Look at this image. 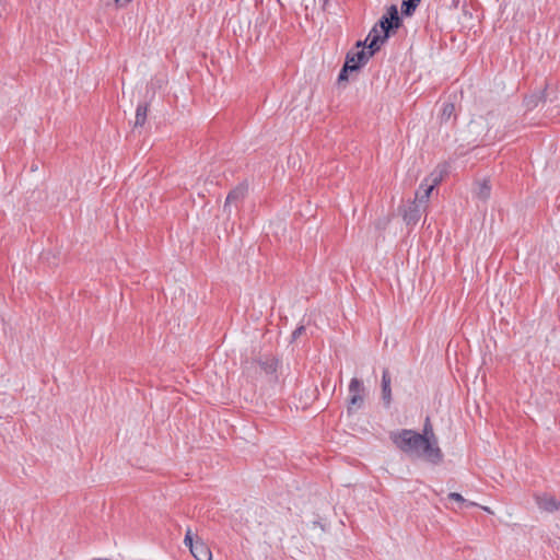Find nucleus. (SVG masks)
<instances>
[{
  "mask_svg": "<svg viewBox=\"0 0 560 560\" xmlns=\"http://www.w3.org/2000/svg\"><path fill=\"white\" fill-rule=\"evenodd\" d=\"M432 176L434 177L432 178L431 183H428V179H425L424 183L420 185L419 189L416 192L415 200H417V202L420 203L421 206H423V203L428 201L432 190L441 182L442 172L439 175L432 174Z\"/></svg>",
  "mask_w": 560,
  "mask_h": 560,
  "instance_id": "39448f33",
  "label": "nucleus"
},
{
  "mask_svg": "<svg viewBox=\"0 0 560 560\" xmlns=\"http://www.w3.org/2000/svg\"><path fill=\"white\" fill-rule=\"evenodd\" d=\"M546 100L545 91L540 92L539 94H532L529 96H526L524 100V104L527 109H534L538 106V104Z\"/></svg>",
  "mask_w": 560,
  "mask_h": 560,
  "instance_id": "ddd939ff",
  "label": "nucleus"
},
{
  "mask_svg": "<svg viewBox=\"0 0 560 560\" xmlns=\"http://www.w3.org/2000/svg\"><path fill=\"white\" fill-rule=\"evenodd\" d=\"M190 553L196 560H212L210 548L199 538L196 539V545Z\"/></svg>",
  "mask_w": 560,
  "mask_h": 560,
  "instance_id": "6e6552de",
  "label": "nucleus"
},
{
  "mask_svg": "<svg viewBox=\"0 0 560 560\" xmlns=\"http://www.w3.org/2000/svg\"><path fill=\"white\" fill-rule=\"evenodd\" d=\"M420 434L425 435L427 438H431L432 441H434V439H436L429 418H427V420H425V423L423 427V433H420Z\"/></svg>",
  "mask_w": 560,
  "mask_h": 560,
  "instance_id": "aec40b11",
  "label": "nucleus"
},
{
  "mask_svg": "<svg viewBox=\"0 0 560 560\" xmlns=\"http://www.w3.org/2000/svg\"><path fill=\"white\" fill-rule=\"evenodd\" d=\"M257 364L266 375H275L278 368V360L271 355L260 357L250 362Z\"/></svg>",
  "mask_w": 560,
  "mask_h": 560,
  "instance_id": "0eeeda50",
  "label": "nucleus"
},
{
  "mask_svg": "<svg viewBox=\"0 0 560 560\" xmlns=\"http://www.w3.org/2000/svg\"><path fill=\"white\" fill-rule=\"evenodd\" d=\"M421 0H404L401 3V13L406 16H410L419 5Z\"/></svg>",
  "mask_w": 560,
  "mask_h": 560,
  "instance_id": "2eb2a0df",
  "label": "nucleus"
},
{
  "mask_svg": "<svg viewBox=\"0 0 560 560\" xmlns=\"http://www.w3.org/2000/svg\"><path fill=\"white\" fill-rule=\"evenodd\" d=\"M382 398L386 406L392 401L390 375L387 369L383 371L382 375Z\"/></svg>",
  "mask_w": 560,
  "mask_h": 560,
  "instance_id": "9b49d317",
  "label": "nucleus"
},
{
  "mask_svg": "<svg viewBox=\"0 0 560 560\" xmlns=\"http://www.w3.org/2000/svg\"><path fill=\"white\" fill-rule=\"evenodd\" d=\"M364 385L361 380L353 377L349 384L348 412L361 409L364 404Z\"/></svg>",
  "mask_w": 560,
  "mask_h": 560,
  "instance_id": "7ed1b4c3",
  "label": "nucleus"
},
{
  "mask_svg": "<svg viewBox=\"0 0 560 560\" xmlns=\"http://www.w3.org/2000/svg\"><path fill=\"white\" fill-rule=\"evenodd\" d=\"M389 438L397 448L408 455L424 458L435 465L440 464L443 459V453L438 445V439L432 441L431 438L409 429L393 431Z\"/></svg>",
  "mask_w": 560,
  "mask_h": 560,
  "instance_id": "f257e3e1",
  "label": "nucleus"
},
{
  "mask_svg": "<svg viewBox=\"0 0 560 560\" xmlns=\"http://www.w3.org/2000/svg\"><path fill=\"white\" fill-rule=\"evenodd\" d=\"M424 207L417 202V200L411 201L404 210L402 218L407 225H415L420 220L422 211H424Z\"/></svg>",
  "mask_w": 560,
  "mask_h": 560,
  "instance_id": "423d86ee",
  "label": "nucleus"
},
{
  "mask_svg": "<svg viewBox=\"0 0 560 560\" xmlns=\"http://www.w3.org/2000/svg\"><path fill=\"white\" fill-rule=\"evenodd\" d=\"M327 2H328V0H325V3H324V5H326V4H327Z\"/></svg>",
  "mask_w": 560,
  "mask_h": 560,
  "instance_id": "a878e982",
  "label": "nucleus"
},
{
  "mask_svg": "<svg viewBox=\"0 0 560 560\" xmlns=\"http://www.w3.org/2000/svg\"><path fill=\"white\" fill-rule=\"evenodd\" d=\"M148 104H139L136 109L135 127H142L147 120Z\"/></svg>",
  "mask_w": 560,
  "mask_h": 560,
  "instance_id": "4468645a",
  "label": "nucleus"
},
{
  "mask_svg": "<svg viewBox=\"0 0 560 560\" xmlns=\"http://www.w3.org/2000/svg\"><path fill=\"white\" fill-rule=\"evenodd\" d=\"M478 127H480L481 129H483L486 127L485 119L482 117L472 119L469 122V129L471 132H474L475 129H477Z\"/></svg>",
  "mask_w": 560,
  "mask_h": 560,
  "instance_id": "412c9836",
  "label": "nucleus"
},
{
  "mask_svg": "<svg viewBox=\"0 0 560 560\" xmlns=\"http://www.w3.org/2000/svg\"><path fill=\"white\" fill-rule=\"evenodd\" d=\"M368 44H369V40H366V39H365V40H363V42H362V40H359V42H357L355 47H354L353 49H354V50H359V49H365V50H368Z\"/></svg>",
  "mask_w": 560,
  "mask_h": 560,
  "instance_id": "5701e85b",
  "label": "nucleus"
},
{
  "mask_svg": "<svg viewBox=\"0 0 560 560\" xmlns=\"http://www.w3.org/2000/svg\"><path fill=\"white\" fill-rule=\"evenodd\" d=\"M485 511L491 513L490 509L489 508H483Z\"/></svg>",
  "mask_w": 560,
  "mask_h": 560,
  "instance_id": "393cba45",
  "label": "nucleus"
},
{
  "mask_svg": "<svg viewBox=\"0 0 560 560\" xmlns=\"http://www.w3.org/2000/svg\"><path fill=\"white\" fill-rule=\"evenodd\" d=\"M349 71H354L353 70V66L352 65H349L345 61V65L342 67V69L340 70L339 72V75H338V82H342V81H347L348 80V72Z\"/></svg>",
  "mask_w": 560,
  "mask_h": 560,
  "instance_id": "a211bd4d",
  "label": "nucleus"
},
{
  "mask_svg": "<svg viewBox=\"0 0 560 560\" xmlns=\"http://www.w3.org/2000/svg\"><path fill=\"white\" fill-rule=\"evenodd\" d=\"M475 196L480 200H487L491 194V186L488 179L478 182L475 187Z\"/></svg>",
  "mask_w": 560,
  "mask_h": 560,
  "instance_id": "f8f14e48",
  "label": "nucleus"
},
{
  "mask_svg": "<svg viewBox=\"0 0 560 560\" xmlns=\"http://www.w3.org/2000/svg\"><path fill=\"white\" fill-rule=\"evenodd\" d=\"M246 188L244 186H237L231 190L225 199L224 211L230 210L231 205H236L245 198Z\"/></svg>",
  "mask_w": 560,
  "mask_h": 560,
  "instance_id": "1a4fd4ad",
  "label": "nucleus"
},
{
  "mask_svg": "<svg viewBox=\"0 0 560 560\" xmlns=\"http://www.w3.org/2000/svg\"><path fill=\"white\" fill-rule=\"evenodd\" d=\"M455 113V105L453 103H445L441 113V119L448 121Z\"/></svg>",
  "mask_w": 560,
  "mask_h": 560,
  "instance_id": "dca6fc26",
  "label": "nucleus"
},
{
  "mask_svg": "<svg viewBox=\"0 0 560 560\" xmlns=\"http://www.w3.org/2000/svg\"><path fill=\"white\" fill-rule=\"evenodd\" d=\"M304 326H299L298 328H295L292 332V340H296L302 334H304Z\"/></svg>",
  "mask_w": 560,
  "mask_h": 560,
  "instance_id": "4be33fe9",
  "label": "nucleus"
},
{
  "mask_svg": "<svg viewBox=\"0 0 560 560\" xmlns=\"http://www.w3.org/2000/svg\"><path fill=\"white\" fill-rule=\"evenodd\" d=\"M400 23L397 7L393 4L368 34V50L373 51V54L380 50L381 45L389 37V32L398 28Z\"/></svg>",
  "mask_w": 560,
  "mask_h": 560,
  "instance_id": "f03ea898",
  "label": "nucleus"
},
{
  "mask_svg": "<svg viewBox=\"0 0 560 560\" xmlns=\"http://www.w3.org/2000/svg\"><path fill=\"white\" fill-rule=\"evenodd\" d=\"M131 0H115L116 4L118 7H124L126 4H128Z\"/></svg>",
  "mask_w": 560,
  "mask_h": 560,
  "instance_id": "b1692460",
  "label": "nucleus"
},
{
  "mask_svg": "<svg viewBox=\"0 0 560 560\" xmlns=\"http://www.w3.org/2000/svg\"><path fill=\"white\" fill-rule=\"evenodd\" d=\"M184 544L189 548V551L195 547L196 540L194 539V534L190 528L186 529Z\"/></svg>",
  "mask_w": 560,
  "mask_h": 560,
  "instance_id": "6ab92c4d",
  "label": "nucleus"
},
{
  "mask_svg": "<svg viewBox=\"0 0 560 560\" xmlns=\"http://www.w3.org/2000/svg\"><path fill=\"white\" fill-rule=\"evenodd\" d=\"M373 51L359 49H351L346 56V62L353 66V70L358 71L361 67L368 63L369 59L373 56Z\"/></svg>",
  "mask_w": 560,
  "mask_h": 560,
  "instance_id": "20e7f679",
  "label": "nucleus"
},
{
  "mask_svg": "<svg viewBox=\"0 0 560 560\" xmlns=\"http://www.w3.org/2000/svg\"><path fill=\"white\" fill-rule=\"evenodd\" d=\"M536 503L540 510L546 512H555L559 509L560 503L551 495H537Z\"/></svg>",
  "mask_w": 560,
  "mask_h": 560,
  "instance_id": "9d476101",
  "label": "nucleus"
},
{
  "mask_svg": "<svg viewBox=\"0 0 560 560\" xmlns=\"http://www.w3.org/2000/svg\"><path fill=\"white\" fill-rule=\"evenodd\" d=\"M447 498L450 500H453V501H456V502H459V503H463V504H466L467 506H475L477 505L476 503L474 502H468L467 500L464 499V497L460 494V493H457V492H451L448 493Z\"/></svg>",
  "mask_w": 560,
  "mask_h": 560,
  "instance_id": "f3484780",
  "label": "nucleus"
}]
</instances>
